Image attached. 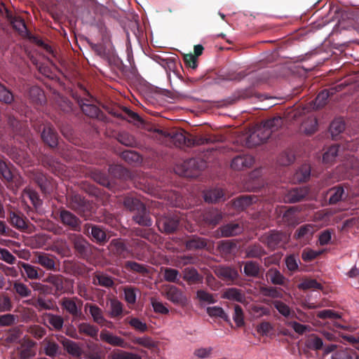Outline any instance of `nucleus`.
I'll list each match as a JSON object with an SVG mask.
<instances>
[{"mask_svg": "<svg viewBox=\"0 0 359 359\" xmlns=\"http://www.w3.org/2000/svg\"><path fill=\"white\" fill-rule=\"evenodd\" d=\"M280 116H275L262 121L257 125L246 138L245 144L248 147H253L264 143L283 125Z\"/></svg>", "mask_w": 359, "mask_h": 359, "instance_id": "1", "label": "nucleus"}, {"mask_svg": "<svg viewBox=\"0 0 359 359\" xmlns=\"http://www.w3.org/2000/svg\"><path fill=\"white\" fill-rule=\"evenodd\" d=\"M168 139L175 144V146L178 147H182L183 146L191 147L219 141V139L213 135H208L207 136H194L181 129H172L170 130Z\"/></svg>", "mask_w": 359, "mask_h": 359, "instance_id": "2", "label": "nucleus"}, {"mask_svg": "<svg viewBox=\"0 0 359 359\" xmlns=\"http://www.w3.org/2000/svg\"><path fill=\"white\" fill-rule=\"evenodd\" d=\"M59 304L62 309L69 313L74 320L84 317L81 311L83 301L77 297H64L60 300Z\"/></svg>", "mask_w": 359, "mask_h": 359, "instance_id": "3", "label": "nucleus"}, {"mask_svg": "<svg viewBox=\"0 0 359 359\" xmlns=\"http://www.w3.org/2000/svg\"><path fill=\"white\" fill-rule=\"evenodd\" d=\"M83 233L93 242L104 245L109 241L105 227L98 224L86 223L83 226Z\"/></svg>", "mask_w": 359, "mask_h": 359, "instance_id": "4", "label": "nucleus"}, {"mask_svg": "<svg viewBox=\"0 0 359 359\" xmlns=\"http://www.w3.org/2000/svg\"><path fill=\"white\" fill-rule=\"evenodd\" d=\"M288 238L285 233L271 230L266 233L259 238V241L266 245L271 250L283 247L287 242Z\"/></svg>", "mask_w": 359, "mask_h": 359, "instance_id": "5", "label": "nucleus"}, {"mask_svg": "<svg viewBox=\"0 0 359 359\" xmlns=\"http://www.w3.org/2000/svg\"><path fill=\"white\" fill-rule=\"evenodd\" d=\"M180 218L176 215H167L156 218V226L158 230L165 234L175 233L180 226Z\"/></svg>", "mask_w": 359, "mask_h": 359, "instance_id": "6", "label": "nucleus"}, {"mask_svg": "<svg viewBox=\"0 0 359 359\" xmlns=\"http://www.w3.org/2000/svg\"><path fill=\"white\" fill-rule=\"evenodd\" d=\"M68 207L76 212L81 217L88 216L91 204L79 194H72L68 198Z\"/></svg>", "mask_w": 359, "mask_h": 359, "instance_id": "7", "label": "nucleus"}, {"mask_svg": "<svg viewBox=\"0 0 359 359\" xmlns=\"http://www.w3.org/2000/svg\"><path fill=\"white\" fill-rule=\"evenodd\" d=\"M71 242L79 257L86 259L91 255V245L81 235L73 234L71 238Z\"/></svg>", "mask_w": 359, "mask_h": 359, "instance_id": "8", "label": "nucleus"}, {"mask_svg": "<svg viewBox=\"0 0 359 359\" xmlns=\"http://www.w3.org/2000/svg\"><path fill=\"white\" fill-rule=\"evenodd\" d=\"M59 221L67 228L74 231H81V221L70 211L61 209L59 212Z\"/></svg>", "mask_w": 359, "mask_h": 359, "instance_id": "9", "label": "nucleus"}, {"mask_svg": "<svg viewBox=\"0 0 359 359\" xmlns=\"http://www.w3.org/2000/svg\"><path fill=\"white\" fill-rule=\"evenodd\" d=\"M42 142L51 149L58 145L59 135L55 127L50 123L43 125L41 133Z\"/></svg>", "mask_w": 359, "mask_h": 359, "instance_id": "10", "label": "nucleus"}, {"mask_svg": "<svg viewBox=\"0 0 359 359\" xmlns=\"http://www.w3.org/2000/svg\"><path fill=\"white\" fill-rule=\"evenodd\" d=\"M110 251L120 259H126L129 257H135L132 251L128 248L126 243L121 239H113L109 245Z\"/></svg>", "mask_w": 359, "mask_h": 359, "instance_id": "11", "label": "nucleus"}, {"mask_svg": "<svg viewBox=\"0 0 359 359\" xmlns=\"http://www.w3.org/2000/svg\"><path fill=\"white\" fill-rule=\"evenodd\" d=\"M165 296L168 300L177 306L184 307L188 303L184 292L175 285H171L166 290Z\"/></svg>", "mask_w": 359, "mask_h": 359, "instance_id": "12", "label": "nucleus"}, {"mask_svg": "<svg viewBox=\"0 0 359 359\" xmlns=\"http://www.w3.org/2000/svg\"><path fill=\"white\" fill-rule=\"evenodd\" d=\"M266 280L269 284L286 287L289 280L277 268L271 267L267 270L265 274Z\"/></svg>", "mask_w": 359, "mask_h": 359, "instance_id": "13", "label": "nucleus"}, {"mask_svg": "<svg viewBox=\"0 0 359 359\" xmlns=\"http://www.w3.org/2000/svg\"><path fill=\"white\" fill-rule=\"evenodd\" d=\"M32 180L39 186L43 194H48L53 191L54 182L53 179L43 172H34L32 176Z\"/></svg>", "mask_w": 359, "mask_h": 359, "instance_id": "14", "label": "nucleus"}, {"mask_svg": "<svg viewBox=\"0 0 359 359\" xmlns=\"http://www.w3.org/2000/svg\"><path fill=\"white\" fill-rule=\"evenodd\" d=\"M346 86V84L341 83L334 87L320 91L313 101L314 108L319 109L323 107L326 104L327 100L330 96L337 92L341 91Z\"/></svg>", "mask_w": 359, "mask_h": 359, "instance_id": "15", "label": "nucleus"}, {"mask_svg": "<svg viewBox=\"0 0 359 359\" xmlns=\"http://www.w3.org/2000/svg\"><path fill=\"white\" fill-rule=\"evenodd\" d=\"M3 10L5 11L6 18L12 25L13 29L18 31L20 34H24L27 32V26L22 18L13 15V13L5 7L4 4L0 5V13H2Z\"/></svg>", "mask_w": 359, "mask_h": 359, "instance_id": "16", "label": "nucleus"}, {"mask_svg": "<svg viewBox=\"0 0 359 359\" xmlns=\"http://www.w3.org/2000/svg\"><path fill=\"white\" fill-rule=\"evenodd\" d=\"M309 192V190L306 187L293 188L285 193L284 201L289 203L302 201L308 196Z\"/></svg>", "mask_w": 359, "mask_h": 359, "instance_id": "17", "label": "nucleus"}, {"mask_svg": "<svg viewBox=\"0 0 359 359\" xmlns=\"http://www.w3.org/2000/svg\"><path fill=\"white\" fill-rule=\"evenodd\" d=\"M181 277L189 285L201 284L203 282V276L194 266L185 267L182 271Z\"/></svg>", "mask_w": 359, "mask_h": 359, "instance_id": "18", "label": "nucleus"}, {"mask_svg": "<svg viewBox=\"0 0 359 359\" xmlns=\"http://www.w3.org/2000/svg\"><path fill=\"white\" fill-rule=\"evenodd\" d=\"M222 219V213L217 209L211 208L203 211L201 219L205 225L215 227Z\"/></svg>", "mask_w": 359, "mask_h": 359, "instance_id": "19", "label": "nucleus"}, {"mask_svg": "<svg viewBox=\"0 0 359 359\" xmlns=\"http://www.w3.org/2000/svg\"><path fill=\"white\" fill-rule=\"evenodd\" d=\"M326 196L328 198V203L330 205H336L339 202L345 200L347 197L342 184H338L329 189Z\"/></svg>", "mask_w": 359, "mask_h": 359, "instance_id": "20", "label": "nucleus"}, {"mask_svg": "<svg viewBox=\"0 0 359 359\" xmlns=\"http://www.w3.org/2000/svg\"><path fill=\"white\" fill-rule=\"evenodd\" d=\"M157 62L162 66L167 72H172L179 79L184 81L183 76L180 74L177 69V65L181 67L180 61L177 56L170 57L168 58L158 57Z\"/></svg>", "mask_w": 359, "mask_h": 359, "instance_id": "21", "label": "nucleus"}, {"mask_svg": "<svg viewBox=\"0 0 359 359\" xmlns=\"http://www.w3.org/2000/svg\"><path fill=\"white\" fill-rule=\"evenodd\" d=\"M133 220L139 225L146 227H150L153 223L150 212L147 209L145 205L134 212Z\"/></svg>", "mask_w": 359, "mask_h": 359, "instance_id": "22", "label": "nucleus"}, {"mask_svg": "<svg viewBox=\"0 0 359 359\" xmlns=\"http://www.w3.org/2000/svg\"><path fill=\"white\" fill-rule=\"evenodd\" d=\"M0 103L16 110L15 95L13 91L0 81Z\"/></svg>", "mask_w": 359, "mask_h": 359, "instance_id": "23", "label": "nucleus"}, {"mask_svg": "<svg viewBox=\"0 0 359 359\" xmlns=\"http://www.w3.org/2000/svg\"><path fill=\"white\" fill-rule=\"evenodd\" d=\"M258 200L257 196L255 195H243L231 201L233 208L236 211H243L250 205L256 203Z\"/></svg>", "mask_w": 359, "mask_h": 359, "instance_id": "24", "label": "nucleus"}, {"mask_svg": "<svg viewBox=\"0 0 359 359\" xmlns=\"http://www.w3.org/2000/svg\"><path fill=\"white\" fill-rule=\"evenodd\" d=\"M254 162L255 159L250 155H238L232 159L231 167L233 170H241L251 167Z\"/></svg>", "mask_w": 359, "mask_h": 359, "instance_id": "25", "label": "nucleus"}, {"mask_svg": "<svg viewBox=\"0 0 359 359\" xmlns=\"http://www.w3.org/2000/svg\"><path fill=\"white\" fill-rule=\"evenodd\" d=\"M215 273L218 278L227 283H231L238 277L237 270L229 266L217 267Z\"/></svg>", "mask_w": 359, "mask_h": 359, "instance_id": "26", "label": "nucleus"}, {"mask_svg": "<svg viewBox=\"0 0 359 359\" xmlns=\"http://www.w3.org/2000/svg\"><path fill=\"white\" fill-rule=\"evenodd\" d=\"M100 339L113 346H118L121 348L126 347V342L125 340L107 330H102L100 334Z\"/></svg>", "mask_w": 359, "mask_h": 359, "instance_id": "27", "label": "nucleus"}, {"mask_svg": "<svg viewBox=\"0 0 359 359\" xmlns=\"http://www.w3.org/2000/svg\"><path fill=\"white\" fill-rule=\"evenodd\" d=\"M93 284L106 288H111L115 285L114 278L103 272L97 271L93 276Z\"/></svg>", "mask_w": 359, "mask_h": 359, "instance_id": "28", "label": "nucleus"}, {"mask_svg": "<svg viewBox=\"0 0 359 359\" xmlns=\"http://www.w3.org/2000/svg\"><path fill=\"white\" fill-rule=\"evenodd\" d=\"M43 281L50 283L54 287V294H62L66 292L64 287L65 278L62 275L49 274Z\"/></svg>", "mask_w": 359, "mask_h": 359, "instance_id": "29", "label": "nucleus"}, {"mask_svg": "<svg viewBox=\"0 0 359 359\" xmlns=\"http://www.w3.org/2000/svg\"><path fill=\"white\" fill-rule=\"evenodd\" d=\"M36 262L48 271H56L55 257L53 255L38 252L36 255Z\"/></svg>", "mask_w": 359, "mask_h": 359, "instance_id": "30", "label": "nucleus"}, {"mask_svg": "<svg viewBox=\"0 0 359 359\" xmlns=\"http://www.w3.org/2000/svg\"><path fill=\"white\" fill-rule=\"evenodd\" d=\"M207 239L196 235L189 236L184 243L186 248L189 250L204 249L207 246Z\"/></svg>", "mask_w": 359, "mask_h": 359, "instance_id": "31", "label": "nucleus"}, {"mask_svg": "<svg viewBox=\"0 0 359 359\" xmlns=\"http://www.w3.org/2000/svg\"><path fill=\"white\" fill-rule=\"evenodd\" d=\"M60 343L62 344L65 351L74 357H79L81 355L82 351L78 344L74 341H72L63 336L60 337V339L57 338Z\"/></svg>", "mask_w": 359, "mask_h": 359, "instance_id": "32", "label": "nucleus"}, {"mask_svg": "<svg viewBox=\"0 0 359 359\" xmlns=\"http://www.w3.org/2000/svg\"><path fill=\"white\" fill-rule=\"evenodd\" d=\"M20 266L23 270V274L25 273L27 277L31 280L41 279L44 273L38 266H33L28 263L21 262Z\"/></svg>", "mask_w": 359, "mask_h": 359, "instance_id": "33", "label": "nucleus"}, {"mask_svg": "<svg viewBox=\"0 0 359 359\" xmlns=\"http://www.w3.org/2000/svg\"><path fill=\"white\" fill-rule=\"evenodd\" d=\"M203 198L205 202L215 203L225 200L223 189L219 188L210 189L203 192Z\"/></svg>", "mask_w": 359, "mask_h": 359, "instance_id": "34", "label": "nucleus"}, {"mask_svg": "<svg viewBox=\"0 0 359 359\" xmlns=\"http://www.w3.org/2000/svg\"><path fill=\"white\" fill-rule=\"evenodd\" d=\"M222 237H231L241 233L243 228L238 223H229L219 228Z\"/></svg>", "mask_w": 359, "mask_h": 359, "instance_id": "35", "label": "nucleus"}, {"mask_svg": "<svg viewBox=\"0 0 359 359\" xmlns=\"http://www.w3.org/2000/svg\"><path fill=\"white\" fill-rule=\"evenodd\" d=\"M42 165L54 173L63 170V165L53 156L45 155L41 159Z\"/></svg>", "mask_w": 359, "mask_h": 359, "instance_id": "36", "label": "nucleus"}, {"mask_svg": "<svg viewBox=\"0 0 359 359\" xmlns=\"http://www.w3.org/2000/svg\"><path fill=\"white\" fill-rule=\"evenodd\" d=\"M133 232L135 236L142 237L153 243H157L160 239L159 236L151 229H144L137 227L133 229Z\"/></svg>", "mask_w": 359, "mask_h": 359, "instance_id": "37", "label": "nucleus"}, {"mask_svg": "<svg viewBox=\"0 0 359 359\" xmlns=\"http://www.w3.org/2000/svg\"><path fill=\"white\" fill-rule=\"evenodd\" d=\"M78 104L82 112L90 118H97L101 112L100 109L93 102L86 103L83 102V100H78Z\"/></svg>", "mask_w": 359, "mask_h": 359, "instance_id": "38", "label": "nucleus"}, {"mask_svg": "<svg viewBox=\"0 0 359 359\" xmlns=\"http://www.w3.org/2000/svg\"><path fill=\"white\" fill-rule=\"evenodd\" d=\"M261 269V266L257 262L247 261L244 263L243 273L248 277L258 278Z\"/></svg>", "mask_w": 359, "mask_h": 359, "instance_id": "39", "label": "nucleus"}, {"mask_svg": "<svg viewBox=\"0 0 359 359\" xmlns=\"http://www.w3.org/2000/svg\"><path fill=\"white\" fill-rule=\"evenodd\" d=\"M32 305L39 311L53 310L55 306V302L52 298H46L39 296Z\"/></svg>", "mask_w": 359, "mask_h": 359, "instance_id": "40", "label": "nucleus"}, {"mask_svg": "<svg viewBox=\"0 0 359 359\" xmlns=\"http://www.w3.org/2000/svg\"><path fill=\"white\" fill-rule=\"evenodd\" d=\"M266 254V250L259 243L250 245L245 249V256L248 258L261 259Z\"/></svg>", "mask_w": 359, "mask_h": 359, "instance_id": "41", "label": "nucleus"}, {"mask_svg": "<svg viewBox=\"0 0 359 359\" xmlns=\"http://www.w3.org/2000/svg\"><path fill=\"white\" fill-rule=\"evenodd\" d=\"M260 293L267 297L273 299H281L283 297V290L274 286H262L259 288Z\"/></svg>", "mask_w": 359, "mask_h": 359, "instance_id": "42", "label": "nucleus"}, {"mask_svg": "<svg viewBox=\"0 0 359 359\" xmlns=\"http://www.w3.org/2000/svg\"><path fill=\"white\" fill-rule=\"evenodd\" d=\"M340 147L338 144L330 146L323 154V162L325 164H332L335 161L339 154Z\"/></svg>", "mask_w": 359, "mask_h": 359, "instance_id": "43", "label": "nucleus"}, {"mask_svg": "<svg viewBox=\"0 0 359 359\" xmlns=\"http://www.w3.org/2000/svg\"><path fill=\"white\" fill-rule=\"evenodd\" d=\"M123 305L116 298L110 299V311L109 316L112 318H121L123 314Z\"/></svg>", "mask_w": 359, "mask_h": 359, "instance_id": "44", "label": "nucleus"}, {"mask_svg": "<svg viewBox=\"0 0 359 359\" xmlns=\"http://www.w3.org/2000/svg\"><path fill=\"white\" fill-rule=\"evenodd\" d=\"M196 258L192 255H180L175 257L172 260V265L177 268H183L184 266L195 264Z\"/></svg>", "mask_w": 359, "mask_h": 359, "instance_id": "45", "label": "nucleus"}, {"mask_svg": "<svg viewBox=\"0 0 359 359\" xmlns=\"http://www.w3.org/2000/svg\"><path fill=\"white\" fill-rule=\"evenodd\" d=\"M9 222L12 226L18 229H25L27 228L25 219L21 213L11 212L9 213Z\"/></svg>", "mask_w": 359, "mask_h": 359, "instance_id": "46", "label": "nucleus"}, {"mask_svg": "<svg viewBox=\"0 0 359 359\" xmlns=\"http://www.w3.org/2000/svg\"><path fill=\"white\" fill-rule=\"evenodd\" d=\"M67 267L75 276H83L87 273L86 266L79 262H69Z\"/></svg>", "mask_w": 359, "mask_h": 359, "instance_id": "47", "label": "nucleus"}, {"mask_svg": "<svg viewBox=\"0 0 359 359\" xmlns=\"http://www.w3.org/2000/svg\"><path fill=\"white\" fill-rule=\"evenodd\" d=\"M224 297L228 299L233 300L241 303H243L245 301V294L242 292L241 290L236 287L227 289L224 292Z\"/></svg>", "mask_w": 359, "mask_h": 359, "instance_id": "48", "label": "nucleus"}, {"mask_svg": "<svg viewBox=\"0 0 359 359\" xmlns=\"http://www.w3.org/2000/svg\"><path fill=\"white\" fill-rule=\"evenodd\" d=\"M311 168L309 165H302L294 173V180L297 182H304L309 180Z\"/></svg>", "mask_w": 359, "mask_h": 359, "instance_id": "49", "label": "nucleus"}, {"mask_svg": "<svg viewBox=\"0 0 359 359\" xmlns=\"http://www.w3.org/2000/svg\"><path fill=\"white\" fill-rule=\"evenodd\" d=\"M13 292L21 298L29 297L32 295V290L25 283L20 281H15L13 284Z\"/></svg>", "mask_w": 359, "mask_h": 359, "instance_id": "50", "label": "nucleus"}, {"mask_svg": "<svg viewBox=\"0 0 359 359\" xmlns=\"http://www.w3.org/2000/svg\"><path fill=\"white\" fill-rule=\"evenodd\" d=\"M85 308L89 309V313L93 318V322L99 324L104 318L103 311L96 304L87 303Z\"/></svg>", "mask_w": 359, "mask_h": 359, "instance_id": "51", "label": "nucleus"}, {"mask_svg": "<svg viewBox=\"0 0 359 359\" xmlns=\"http://www.w3.org/2000/svg\"><path fill=\"white\" fill-rule=\"evenodd\" d=\"M273 304L278 311L284 317L290 318H294L296 317L294 311L284 302L276 300L273 302Z\"/></svg>", "mask_w": 359, "mask_h": 359, "instance_id": "52", "label": "nucleus"}, {"mask_svg": "<svg viewBox=\"0 0 359 359\" xmlns=\"http://www.w3.org/2000/svg\"><path fill=\"white\" fill-rule=\"evenodd\" d=\"M78 330L81 334H86L92 338H96L99 331L96 326L88 323H80L78 325Z\"/></svg>", "mask_w": 359, "mask_h": 359, "instance_id": "53", "label": "nucleus"}, {"mask_svg": "<svg viewBox=\"0 0 359 359\" xmlns=\"http://www.w3.org/2000/svg\"><path fill=\"white\" fill-rule=\"evenodd\" d=\"M144 205L139 198L133 196H126L123 199L124 207L130 212H136Z\"/></svg>", "mask_w": 359, "mask_h": 359, "instance_id": "54", "label": "nucleus"}, {"mask_svg": "<svg viewBox=\"0 0 359 359\" xmlns=\"http://www.w3.org/2000/svg\"><path fill=\"white\" fill-rule=\"evenodd\" d=\"M305 345L309 349L318 351L323 348V342L320 337L312 334L306 337Z\"/></svg>", "mask_w": 359, "mask_h": 359, "instance_id": "55", "label": "nucleus"}, {"mask_svg": "<svg viewBox=\"0 0 359 359\" xmlns=\"http://www.w3.org/2000/svg\"><path fill=\"white\" fill-rule=\"evenodd\" d=\"M124 267L128 271L138 273L142 275H146L149 273L147 266L133 261L126 262Z\"/></svg>", "mask_w": 359, "mask_h": 359, "instance_id": "56", "label": "nucleus"}, {"mask_svg": "<svg viewBox=\"0 0 359 359\" xmlns=\"http://www.w3.org/2000/svg\"><path fill=\"white\" fill-rule=\"evenodd\" d=\"M207 313L212 318H220L227 323L230 322L228 315L222 307L209 306L207 308Z\"/></svg>", "mask_w": 359, "mask_h": 359, "instance_id": "57", "label": "nucleus"}, {"mask_svg": "<svg viewBox=\"0 0 359 359\" xmlns=\"http://www.w3.org/2000/svg\"><path fill=\"white\" fill-rule=\"evenodd\" d=\"M138 290L133 286L128 285L123 287L124 299L128 304H135L137 300Z\"/></svg>", "mask_w": 359, "mask_h": 359, "instance_id": "58", "label": "nucleus"}, {"mask_svg": "<svg viewBox=\"0 0 359 359\" xmlns=\"http://www.w3.org/2000/svg\"><path fill=\"white\" fill-rule=\"evenodd\" d=\"M121 157L129 164L139 163L142 161L140 154L137 152L132 150H126L123 151L121 154Z\"/></svg>", "mask_w": 359, "mask_h": 359, "instance_id": "59", "label": "nucleus"}, {"mask_svg": "<svg viewBox=\"0 0 359 359\" xmlns=\"http://www.w3.org/2000/svg\"><path fill=\"white\" fill-rule=\"evenodd\" d=\"M345 130V123L341 118L334 119L330 126V132L333 138L337 137Z\"/></svg>", "mask_w": 359, "mask_h": 359, "instance_id": "60", "label": "nucleus"}, {"mask_svg": "<svg viewBox=\"0 0 359 359\" xmlns=\"http://www.w3.org/2000/svg\"><path fill=\"white\" fill-rule=\"evenodd\" d=\"M117 140L122 144L134 147L137 144V141L133 135L126 132L120 133L118 135Z\"/></svg>", "mask_w": 359, "mask_h": 359, "instance_id": "61", "label": "nucleus"}, {"mask_svg": "<svg viewBox=\"0 0 359 359\" xmlns=\"http://www.w3.org/2000/svg\"><path fill=\"white\" fill-rule=\"evenodd\" d=\"M181 273L175 269L165 268L163 273L164 279L170 283H178Z\"/></svg>", "mask_w": 359, "mask_h": 359, "instance_id": "62", "label": "nucleus"}, {"mask_svg": "<svg viewBox=\"0 0 359 359\" xmlns=\"http://www.w3.org/2000/svg\"><path fill=\"white\" fill-rule=\"evenodd\" d=\"M196 299L201 303L214 304L217 302L215 295L207 292L205 290H198L196 291Z\"/></svg>", "mask_w": 359, "mask_h": 359, "instance_id": "63", "label": "nucleus"}, {"mask_svg": "<svg viewBox=\"0 0 359 359\" xmlns=\"http://www.w3.org/2000/svg\"><path fill=\"white\" fill-rule=\"evenodd\" d=\"M333 359H359V356L354 351L346 348L337 351Z\"/></svg>", "mask_w": 359, "mask_h": 359, "instance_id": "64", "label": "nucleus"}]
</instances>
